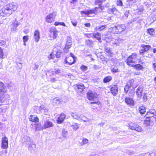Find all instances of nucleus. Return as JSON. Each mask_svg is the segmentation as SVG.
I'll return each instance as SVG.
<instances>
[{"label":"nucleus","instance_id":"nucleus-1","mask_svg":"<svg viewBox=\"0 0 156 156\" xmlns=\"http://www.w3.org/2000/svg\"><path fill=\"white\" fill-rule=\"evenodd\" d=\"M18 7V5L15 2L7 4L0 9V17L9 16L15 11Z\"/></svg>","mask_w":156,"mask_h":156},{"label":"nucleus","instance_id":"nucleus-52","mask_svg":"<svg viewBox=\"0 0 156 156\" xmlns=\"http://www.w3.org/2000/svg\"><path fill=\"white\" fill-rule=\"evenodd\" d=\"M58 32L56 30L55 31H54V32L52 33V35H53V39H55L56 38V37L58 36V34L57 33Z\"/></svg>","mask_w":156,"mask_h":156},{"label":"nucleus","instance_id":"nucleus-11","mask_svg":"<svg viewBox=\"0 0 156 156\" xmlns=\"http://www.w3.org/2000/svg\"><path fill=\"white\" fill-rule=\"evenodd\" d=\"M75 62V59L71 57L66 56L65 59V63L66 64H68L69 65H72Z\"/></svg>","mask_w":156,"mask_h":156},{"label":"nucleus","instance_id":"nucleus-39","mask_svg":"<svg viewBox=\"0 0 156 156\" xmlns=\"http://www.w3.org/2000/svg\"><path fill=\"white\" fill-rule=\"evenodd\" d=\"M90 103L91 104H94L93 107L97 108L99 106L100 103L98 101L97 102L92 101L90 102Z\"/></svg>","mask_w":156,"mask_h":156},{"label":"nucleus","instance_id":"nucleus-48","mask_svg":"<svg viewBox=\"0 0 156 156\" xmlns=\"http://www.w3.org/2000/svg\"><path fill=\"white\" fill-rule=\"evenodd\" d=\"M103 2L102 0H96L94 2V4L95 5H99L100 4H101Z\"/></svg>","mask_w":156,"mask_h":156},{"label":"nucleus","instance_id":"nucleus-41","mask_svg":"<svg viewBox=\"0 0 156 156\" xmlns=\"http://www.w3.org/2000/svg\"><path fill=\"white\" fill-rule=\"evenodd\" d=\"M112 71L114 73L119 72V70L117 68V66H114L111 69Z\"/></svg>","mask_w":156,"mask_h":156},{"label":"nucleus","instance_id":"nucleus-57","mask_svg":"<svg viewBox=\"0 0 156 156\" xmlns=\"http://www.w3.org/2000/svg\"><path fill=\"white\" fill-rule=\"evenodd\" d=\"M15 22L16 23H14L13 24V26L15 27L16 28V27L20 24V23H19L17 21H16V19L15 20Z\"/></svg>","mask_w":156,"mask_h":156},{"label":"nucleus","instance_id":"nucleus-24","mask_svg":"<svg viewBox=\"0 0 156 156\" xmlns=\"http://www.w3.org/2000/svg\"><path fill=\"white\" fill-rule=\"evenodd\" d=\"M108 31L109 32L113 34H117L116 26L109 28L108 30Z\"/></svg>","mask_w":156,"mask_h":156},{"label":"nucleus","instance_id":"nucleus-3","mask_svg":"<svg viewBox=\"0 0 156 156\" xmlns=\"http://www.w3.org/2000/svg\"><path fill=\"white\" fill-rule=\"evenodd\" d=\"M6 92L4 84L0 82V102H2L5 100V94Z\"/></svg>","mask_w":156,"mask_h":156},{"label":"nucleus","instance_id":"nucleus-46","mask_svg":"<svg viewBox=\"0 0 156 156\" xmlns=\"http://www.w3.org/2000/svg\"><path fill=\"white\" fill-rule=\"evenodd\" d=\"M107 27V25H102L99 27V31L103 30L105 29Z\"/></svg>","mask_w":156,"mask_h":156},{"label":"nucleus","instance_id":"nucleus-22","mask_svg":"<svg viewBox=\"0 0 156 156\" xmlns=\"http://www.w3.org/2000/svg\"><path fill=\"white\" fill-rule=\"evenodd\" d=\"M108 12L109 13H112L115 15H116L119 13V11L116 8L114 7L112 9H109L108 10Z\"/></svg>","mask_w":156,"mask_h":156},{"label":"nucleus","instance_id":"nucleus-7","mask_svg":"<svg viewBox=\"0 0 156 156\" xmlns=\"http://www.w3.org/2000/svg\"><path fill=\"white\" fill-rule=\"evenodd\" d=\"M128 126L129 129L131 130H134L139 132L141 131L142 128L141 127L136 123L133 122L130 123L129 124Z\"/></svg>","mask_w":156,"mask_h":156},{"label":"nucleus","instance_id":"nucleus-21","mask_svg":"<svg viewBox=\"0 0 156 156\" xmlns=\"http://www.w3.org/2000/svg\"><path fill=\"white\" fill-rule=\"evenodd\" d=\"M125 102L128 105L133 106L134 104V101L133 98L127 97L125 98Z\"/></svg>","mask_w":156,"mask_h":156},{"label":"nucleus","instance_id":"nucleus-19","mask_svg":"<svg viewBox=\"0 0 156 156\" xmlns=\"http://www.w3.org/2000/svg\"><path fill=\"white\" fill-rule=\"evenodd\" d=\"M66 115L63 113L61 114L58 117L57 121L58 124L62 123L66 118Z\"/></svg>","mask_w":156,"mask_h":156},{"label":"nucleus","instance_id":"nucleus-58","mask_svg":"<svg viewBox=\"0 0 156 156\" xmlns=\"http://www.w3.org/2000/svg\"><path fill=\"white\" fill-rule=\"evenodd\" d=\"M86 37L88 38L93 37V34H85Z\"/></svg>","mask_w":156,"mask_h":156},{"label":"nucleus","instance_id":"nucleus-23","mask_svg":"<svg viewBox=\"0 0 156 156\" xmlns=\"http://www.w3.org/2000/svg\"><path fill=\"white\" fill-rule=\"evenodd\" d=\"M134 79H132L127 81L126 84L129 87H132L133 88H134L136 87L134 85Z\"/></svg>","mask_w":156,"mask_h":156},{"label":"nucleus","instance_id":"nucleus-49","mask_svg":"<svg viewBox=\"0 0 156 156\" xmlns=\"http://www.w3.org/2000/svg\"><path fill=\"white\" fill-rule=\"evenodd\" d=\"M16 64L17 65V69H21L23 66L22 63H21L17 62Z\"/></svg>","mask_w":156,"mask_h":156},{"label":"nucleus","instance_id":"nucleus-20","mask_svg":"<svg viewBox=\"0 0 156 156\" xmlns=\"http://www.w3.org/2000/svg\"><path fill=\"white\" fill-rule=\"evenodd\" d=\"M34 38L35 41L37 42L40 39V32L38 30H36L34 34Z\"/></svg>","mask_w":156,"mask_h":156},{"label":"nucleus","instance_id":"nucleus-2","mask_svg":"<svg viewBox=\"0 0 156 156\" xmlns=\"http://www.w3.org/2000/svg\"><path fill=\"white\" fill-rule=\"evenodd\" d=\"M137 55L135 53H133L129 56L126 60V63L127 65L133 66V65L132 64L135 63L137 60Z\"/></svg>","mask_w":156,"mask_h":156},{"label":"nucleus","instance_id":"nucleus-64","mask_svg":"<svg viewBox=\"0 0 156 156\" xmlns=\"http://www.w3.org/2000/svg\"><path fill=\"white\" fill-rule=\"evenodd\" d=\"M129 13V11L128 10L126 11L124 14V16L126 17H127Z\"/></svg>","mask_w":156,"mask_h":156},{"label":"nucleus","instance_id":"nucleus-55","mask_svg":"<svg viewBox=\"0 0 156 156\" xmlns=\"http://www.w3.org/2000/svg\"><path fill=\"white\" fill-rule=\"evenodd\" d=\"M56 30L55 27H51L49 31L51 33H53L54 31H55Z\"/></svg>","mask_w":156,"mask_h":156},{"label":"nucleus","instance_id":"nucleus-5","mask_svg":"<svg viewBox=\"0 0 156 156\" xmlns=\"http://www.w3.org/2000/svg\"><path fill=\"white\" fill-rule=\"evenodd\" d=\"M57 14V12L55 11L50 13L46 17L45 19L46 21L49 23H51L54 22L55 20Z\"/></svg>","mask_w":156,"mask_h":156},{"label":"nucleus","instance_id":"nucleus-62","mask_svg":"<svg viewBox=\"0 0 156 156\" xmlns=\"http://www.w3.org/2000/svg\"><path fill=\"white\" fill-rule=\"evenodd\" d=\"M82 141L83 142V143L84 144L88 143V140L87 139L85 138H83L82 140Z\"/></svg>","mask_w":156,"mask_h":156},{"label":"nucleus","instance_id":"nucleus-47","mask_svg":"<svg viewBox=\"0 0 156 156\" xmlns=\"http://www.w3.org/2000/svg\"><path fill=\"white\" fill-rule=\"evenodd\" d=\"M93 42L92 41L90 40H87L86 41V44L88 45L92 44Z\"/></svg>","mask_w":156,"mask_h":156},{"label":"nucleus","instance_id":"nucleus-61","mask_svg":"<svg viewBox=\"0 0 156 156\" xmlns=\"http://www.w3.org/2000/svg\"><path fill=\"white\" fill-rule=\"evenodd\" d=\"M71 23L73 26L75 27V26H76L77 23V21H76L74 20H71Z\"/></svg>","mask_w":156,"mask_h":156},{"label":"nucleus","instance_id":"nucleus-13","mask_svg":"<svg viewBox=\"0 0 156 156\" xmlns=\"http://www.w3.org/2000/svg\"><path fill=\"white\" fill-rule=\"evenodd\" d=\"M110 91L113 96H116L118 92V86L115 85H112Z\"/></svg>","mask_w":156,"mask_h":156},{"label":"nucleus","instance_id":"nucleus-40","mask_svg":"<svg viewBox=\"0 0 156 156\" xmlns=\"http://www.w3.org/2000/svg\"><path fill=\"white\" fill-rule=\"evenodd\" d=\"M152 20L154 22L156 20V9H154L153 12Z\"/></svg>","mask_w":156,"mask_h":156},{"label":"nucleus","instance_id":"nucleus-63","mask_svg":"<svg viewBox=\"0 0 156 156\" xmlns=\"http://www.w3.org/2000/svg\"><path fill=\"white\" fill-rule=\"evenodd\" d=\"M34 70L37 69L39 67V65L37 63H35L34 64Z\"/></svg>","mask_w":156,"mask_h":156},{"label":"nucleus","instance_id":"nucleus-16","mask_svg":"<svg viewBox=\"0 0 156 156\" xmlns=\"http://www.w3.org/2000/svg\"><path fill=\"white\" fill-rule=\"evenodd\" d=\"M22 140L27 145V144H31L32 141L30 137L27 135L24 136L22 138Z\"/></svg>","mask_w":156,"mask_h":156},{"label":"nucleus","instance_id":"nucleus-14","mask_svg":"<svg viewBox=\"0 0 156 156\" xmlns=\"http://www.w3.org/2000/svg\"><path fill=\"white\" fill-rule=\"evenodd\" d=\"M97 94L95 92L90 91L87 93V97L90 100H92L96 98Z\"/></svg>","mask_w":156,"mask_h":156},{"label":"nucleus","instance_id":"nucleus-6","mask_svg":"<svg viewBox=\"0 0 156 156\" xmlns=\"http://www.w3.org/2000/svg\"><path fill=\"white\" fill-rule=\"evenodd\" d=\"M46 119L47 117L46 116H43V119L44 121V123L43 126V129H46L52 127L54 125L53 123L51 122Z\"/></svg>","mask_w":156,"mask_h":156},{"label":"nucleus","instance_id":"nucleus-17","mask_svg":"<svg viewBox=\"0 0 156 156\" xmlns=\"http://www.w3.org/2000/svg\"><path fill=\"white\" fill-rule=\"evenodd\" d=\"M143 87L142 86H140L137 89L136 93L137 97L138 98H140L142 96V93L143 89Z\"/></svg>","mask_w":156,"mask_h":156},{"label":"nucleus","instance_id":"nucleus-35","mask_svg":"<svg viewBox=\"0 0 156 156\" xmlns=\"http://www.w3.org/2000/svg\"><path fill=\"white\" fill-rule=\"evenodd\" d=\"M133 67H134L137 70L142 69L143 68L142 66L140 64H137L136 65H133Z\"/></svg>","mask_w":156,"mask_h":156},{"label":"nucleus","instance_id":"nucleus-42","mask_svg":"<svg viewBox=\"0 0 156 156\" xmlns=\"http://www.w3.org/2000/svg\"><path fill=\"white\" fill-rule=\"evenodd\" d=\"M116 4L117 6H119L121 7L123 6L122 2L121 0H117Z\"/></svg>","mask_w":156,"mask_h":156},{"label":"nucleus","instance_id":"nucleus-56","mask_svg":"<svg viewBox=\"0 0 156 156\" xmlns=\"http://www.w3.org/2000/svg\"><path fill=\"white\" fill-rule=\"evenodd\" d=\"M61 52L60 50H58L57 51L56 54V56L57 58H59L60 57Z\"/></svg>","mask_w":156,"mask_h":156},{"label":"nucleus","instance_id":"nucleus-33","mask_svg":"<svg viewBox=\"0 0 156 156\" xmlns=\"http://www.w3.org/2000/svg\"><path fill=\"white\" fill-rule=\"evenodd\" d=\"M71 115L74 119L79 120V118L80 117H79V116L77 114L76 112H71Z\"/></svg>","mask_w":156,"mask_h":156},{"label":"nucleus","instance_id":"nucleus-45","mask_svg":"<svg viewBox=\"0 0 156 156\" xmlns=\"http://www.w3.org/2000/svg\"><path fill=\"white\" fill-rule=\"evenodd\" d=\"M54 101L56 104H60L61 102V99L55 98L54 99Z\"/></svg>","mask_w":156,"mask_h":156},{"label":"nucleus","instance_id":"nucleus-9","mask_svg":"<svg viewBox=\"0 0 156 156\" xmlns=\"http://www.w3.org/2000/svg\"><path fill=\"white\" fill-rule=\"evenodd\" d=\"M123 40L119 37H116L115 38H112L111 40L112 43L115 44L116 46H119L120 44L122 43Z\"/></svg>","mask_w":156,"mask_h":156},{"label":"nucleus","instance_id":"nucleus-30","mask_svg":"<svg viewBox=\"0 0 156 156\" xmlns=\"http://www.w3.org/2000/svg\"><path fill=\"white\" fill-rule=\"evenodd\" d=\"M27 145H29L28 149L29 150L31 151L32 150L34 149L35 147V145L33 142V141H32V143H31V144H27Z\"/></svg>","mask_w":156,"mask_h":156},{"label":"nucleus","instance_id":"nucleus-60","mask_svg":"<svg viewBox=\"0 0 156 156\" xmlns=\"http://www.w3.org/2000/svg\"><path fill=\"white\" fill-rule=\"evenodd\" d=\"M54 57L53 53H51L50 55L48 56V58L49 59H52Z\"/></svg>","mask_w":156,"mask_h":156},{"label":"nucleus","instance_id":"nucleus-43","mask_svg":"<svg viewBox=\"0 0 156 156\" xmlns=\"http://www.w3.org/2000/svg\"><path fill=\"white\" fill-rule=\"evenodd\" d=\"M149 119H150V121L152 123H153L154 122H156V115H154L153 117H152L150 118Z\"/></svg>","mask_w":156,"mask_h":156},{"label":"nucleus","instance_id":"nucleus-38","mask_svg":"<svg viewBox=\"0 0 156 156\" xmlns=\"http://www.w3.org/2000/svg\"><path fill=\"white\" fill-rule=\"evenodd\" d=\"M68 132L66 130L64 129L62 130V135L64 138H66L68 136Z\"/></svg>","mask_w":156,"mask_h":156},{"label":"nucleus","instance_id":"nucleus-59","mask_svg":"<svg viewBox=\"0 0 156 156\" xmlns=\"http://www.w3.org/2000/svg\"><path fill=\"white\" fill-rule=\"evenodd\" d=\"M82 120L85 122H88L89 121V119L85 116L83 117Z\"/></svg>","mask_w":156,"mask_h":156},{"label":"nucleus","instance_id":"nucleus-4","mask_svg":"<svg viewBox=\"0 0 156 156\" xmlns=\"http://www.w3.org/2000/svg\"><path fill=\"white\" fill-rule=\"evenodd\" d=\"M101 12V9L100 7H95V8L92 9L85 11H82L80 12L81 14H84L86 15L92 14L93 13L95 15H97L99 12Z\"/></svg>","mask_w":156,"mask_h":156},{"label":"nucleus","instance_id":"nucleus-31","mask_svg":"<svg viewBox=\"0 0 156 156\" xmlns=\"http://www.w3.org/2000/svg\"><path fill=\"white\" fill-rule=\"evenodd\" d=\"M112 76H109L105 77L103 79V82L104 83H107L109 82L112 80Z\"/></svg>","mask_w":156,"mask_h":156},{"label":"nucleus","instance_id":"nucleus-34","mask_svg":"<svg viewBox=\"0 0 156 156\" xmlns=\"http://www.w3.org/2000/svg\"><path fill=\"white\" fill-rule=\"evenodd\" d=\"M145 51L144 49V48H142V49H140V50L139 52L140 53V55L143 54V56L144 57H150L149 55L148 54L147 55H144V53L145 52Z\"/></svg>","mask_w":156,"mask_h":156},{"label":"nucleus","instance_id":"nucleus-53","mask_svg":"<svg viewBox=\"0 0 156 156\" xmlns=\"http://www.w3.org/2000/svg\"><path fill=\"white\" fill-rule=\"evenodd\" d=\"M81 70L83 71H86L87 69V67L85 65H83L81 67Z\"/></svg>","mask_w":156,"mask_h":156},{"label":"nucleus","instance_id":"nucleus-25","mask_svg":"<svg viewBox=\"0 0 156 156\" xmlns=\"http://www.w3.org/2000/svg\"><path fill=\"white\" fill-rule=\"evenodd\" d=\"M77 87L78 90L80 92L82 91L85 88V87L84 85L82 83H80L77 85Z\"/></svg>","mask_w":156,"mask_h":156},{"label":"nucleus","instance_id":"nucleus-44","mask_svg":"<svg viewBox=\"0 0 156 156\" xmlns=\"http://www.w3.org/2000/svg\"><path fill=\"white\" fill-rule=\"evenodd\" d=\"M71 127H72L73 129L75 130H76L79 127L78 125L76 123H74L71 126Z\"/></svg>","mask_w":156,"mask_h":156},{"label":"nucleus","instance_id":"nucleus-36","mask_svg":"<svg viewBox=\"0 0 156 156\" xmlns=\"http://www.w3.org/2000/svg\"><path fill=\"white\" fill-rule=\"evenodd\" d=\"M148 33L151 35H154L155 34L154 30L153 28H149L147 30Z\"/></svg>","mask_w":156,"mask_h":156},{"label":"nucleus","instance_id":"nucleus-29","mask_svg":"<svg viewBox=\"0 0 156 156\" xmlns=\"http://www.w3.org/2000/svg\"><path fill=\"white\" fill-rule=\"evenodd\" d=\"M141 47L144 48V49L145 50L146 52L148 51L151 48V46L148 45H145L144 44H142Z\"/></svg>","mask_w":156,"mask_h":156},{"label":"nucleus","instance_id":"nucleus-37","mask_svg":"<svg viewBox=\"0 0 156 156\" xmlns=\"http://www.w3.org/2000/svg\"><path fill=\"white\" fill-rule=\"evenodd\" d=\"M36 129L38 130H40L44 129H43V126H42L40 123H38L36 125Z\"/></svg>","mask_w":156,"mask_h":156},{"label":"nucleus","instance_id":"nucleus-27","mask_svg":"<svg viewBox=\"0 0 156 156\" xmlns=\"http://www.w3.org/2000/svg\"><path fill=\"white\" fill-rule=\"evenodd\" d=\"M29 119L30 121L33 122H37L39 121L38 118L35 117L34 115H31Z\"/></svg>","mask_w":156,"mask_h":156},{"label":"nucleus","instance_id":"nucleus-18","mask_svg":"<svg viewBox=\"0 0 156 156\" xmlns=\"http://www.w3.org/2000/svg\"><path fill=\"white\" fill-rule=\"evenodd\" d=\"M104 50L108 55L111 57L113 56V54L112 52V51L110 47L107 46H105L104 48Z\"/></svg>","mask_w":156,"mask_h":156},{"label":"nucleus","instance_id":"nucleus-15","mask_svg":"<svg viewBox=\"0 0 156 156\" xmlns=\"http://www.w3.org/2000/svg\"><path fill=\"white\" fill-rule=\"evenodd\" d=\"M2 146L3 148L6 149L8 147V139L6 137H3L2 140Z\"/></svg>","mask_w":156,"mask_h":156},{"label":"nucleus","instance_id":"nucleus-12","mask_svg":"<svg viewBox=\"0 0 156 156\" xmlns=\"http://www.w3.org/2000/svg\"><path fill=\"white\" fill-rule=\"evenodd\" d=\"M116 26L117 34L121 33L126 29V27L123 24L119 25Z\"/></svg>","mask_w":156,"mask_h":156},{"label":"nucleus","instance_id":"nucleus-10","mask_svg":"<svg viewBox=\"0 0 156 156\" xmlns=\"http://www.w3.org/2000/svg\"><path fill=\"white\" fill-rule=\"evenodd\" d=\"M156 115V111L154 109H149L147 112L145 116L149 118L153 116Z\"/></svg>","mask_w":156,"mask_h":156},{"label":"nucleus","instance_id":"nucleus-32","mask_svg":"<svg viewBox=\"0 0 156 156\" xmlns=\"http://www.w3.org/2000/svg\"><path fill=\"white\" fill-rule=\"evenodd\" d=\"M144 124L146 126L150 125L152 123L150 121V119L148 118H146V119L144 121Z\"/></svg>","mask_w":156,"mask_h":156},{"label":"nucleus","instance_id":"nucleus-51","mask_svg":"<svg viewBox=\"0 0 156 156\" xmlns=\"http://www.w3.org/2000/svg\"><path fill=\"white\" fill-rule=\"evenodd\" d=\"M40 108L42 112H44V114L45 115H47L46 114V113L47 112H48V110L46 108L45 109L44 107L43 108V107H41Z\"/></svg>","mask_w":156,"mask_h":156},{"label":"nucleus","instance_id":"nucleus-28","mask_svg":"<svg viewBox=\"0 0 156 156\" xmlns=\"http://www.w3.org/2000/svg\"><path fill=\"white\" fill-rule=\"evenodd\" d=\"M139 110L141 114H143L146 112V108L144 106H141L139 108Z\"/></svg>","mask_w":156,"mask_h":156},{"label":"nucleus","instance_id":"nucleus-50","mask_svg":"<svg viewBox=\"0 0 156 156\" xmlns=\"http://www.w3.org/2000/svg\"><path fill=\"white\" fill-rule=\"evenodd\" d=\"M130 87H129V86L126 84V86H125L124 88V92L126 94L129 90V88H130Z\"/></svg>","mask_w":156,"mask_h":156},{"label":"nucleus","instance_id":"nucleus-8","mask_svg":"<svg viewBox=\"0 0 156 156\" xmlns=\"http://www.w3.org/2000/svg\"><path fill=\"white\" fill-rule=\"evenodd\" d=\"M72 42V38L70 37H68L67 39L64 51L65 53H67L69 51V49L71 47Z\"/></svg>","mask_w":156,"mask_h":156},{"label":"nucleus","instance_id":"nucleus-26","mask_svg":"<svg viewBox=\"0 0 156 156\" xmlns=\"http://www.w3.org/2000/svg\"><path fill=\"white\" fill-rule=\"evenodd\" d=\"M93 37L98 40L100 42L101 41V34L99 33L93 34Z\"/></svg>","mask_w":156,"mask_h":156},{"label":"nucleus","instance_id":"nucleus-54","mask_svg":"<svg viewBox=\"0 0 156 156\" xmlns=\"http://www.w3.org/2000/svg\"><path fill=\"white\" fill-rule=\"evenodd\" d=\"M23 42H26L28 40V36L26 35L23 36Z\"/></svg>","mask_w":156,"mask_h":156}]
</instances>
